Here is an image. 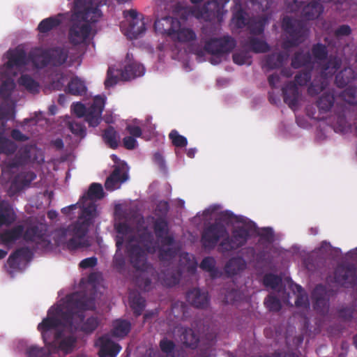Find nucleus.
<instances>
[{"instance_id":"1","label":"nucleus","mask_w":357,"mask_h":357,"mask_svg":"<svg viewBox=\"0 0 357 357\" xmlns=\"http://www.w3.org/2000/svg\"><path fill=\"white\" fill-rule=\"evenodd\" d=\"M153 229L156 241L153 245V236L144 228L137 236H129L126 243V252L130 264L136 270L147 269V253L158 252L160 261H170L179 252V247L174 236L169 233L168 222L162 218L153 221Z\"/></svg>"},{"instance_id":"2","label":"nucleus","mask_w":357,"mask_h":357,"mask_svg":"<svg viewBox=\"0 0 357 357\" xmlns=\"http://www.w3.org/2000/svg\"><path fill=\"white\" fill-rule=\"evenodd\" d=\"M96 215V204L91 202L82 208V213L74 224L56 230L54 237L56 243L59 245L66 244L70 250L90 247L91 243L85 236Z\"/></svg>"},{"instance_id":"3","label":"nucleus","mask_w":357,"mask_h":357,"mask_svg":"<svg viewBox=\"0 0 357 357\" xmlns=\"http://www.w3.org/2000/svg\"><path fill=\"white\" fill-rule=\"evenodd\" d=\"M102 0H75L73 6V23L70 27L68 39L77 45L84 43L91 31L88 22H96L100 17L99 4Z\"/></svg>"},{"instance_id":"4","label":"nucleus","mask_w":357,"mask_h":357,"mask_svg":"<svg viewBox=\"0 0 357 357\" xmlns=\"http://www.w3.org/2000/svg\"><path fill=\"white\" fill-rule=\"evenodd\" d=\"M79 301L77 296H67V301L64 308L61 306L51 307L47 312V316L43 319L38 326V330L41 333L43 340L45 344H47L51 340L52 331L59 326H69L72 319V310L75 307L76 303Z\"/></svg>"},{"instance_id":"5","label":"nucleus","mask_w":357,"mask_h":357,"mask_svg":"<svg viewBox=\"0 0 357 357\" xmlns=\"http://www.w3.org/2000/svg\"><path fill=\"white\" fill-rule=\"evenodd\" d=\"M70 296H77L79 301L72 310V319L69 327L73 331H82L86 334L92 333L98 326L99 321L97 317L91 316L84 320V312L93 310L96 308V302L93 297L88 296L84 292H75Z\"/></svg>"},{"instance_id":"6","label":"nucleus","mask_w":357,"mask_h":357,"mask_svg":"<svg viewBox=\"0 0 357 357\" xmlns=\"http://www.w3.org/2000/svg\"><path fill=\"white\" fill-rule=\"evenodd\" d=\"M41 151L34 145H25L21 147L15 155L14 158L6 162L5 166L1 167L2 174L0 176V183H6L11 177L9 170L20 166L32 162L43 161Z\"/></svg>"},{"instance_id":"7","label":"nucleus","mask_w":357,"mask_h":357,"mask_svg":"<svg viewBox=\"0 0 357 357\" xmlns=\"http://www.w3.org/2000/svg\"><path fill=\"white\" fill-rule=\"evenodd\" d=\"M105 105V99L96 96L90 107L86 108L82 102L73 103L72 110L79 118L85 117L89 126L96 127L101 121V116Z\"/></svg>"},{"instance_id":"8","label":"nucleus","mask_w":357,"mask_h":357,"mask_svg":"<svg viewBox=\"0 0 357 357\" xmlns=\"http://www.w3.org/2000/svg\"><path fill=\"white\" fill-rule=\"evenodd\" d=\"M251 226L240 225L234 227L218 245V251L222 254L238 250L244 246L250 238Z\"/></svg>"},{"instance_id":"9","label":"nucleus","mask_w":357,"mask_h":357,"mask_svg":"<svg viewBox=\"0 0 357 357\" xmlns=\"http://www.w3.org/2000/svg\"><path fill=\"white\" fill-rule=\"evenodd\" d=\"M228 234L226 227L218 221L206 225L201 235V243L204 249L213 250L220 239Z\"/></svg>"},{"instance_id":"10","label":"nucleus","mask_w":357,"mask_h":357,"mask_svg":"<svg viewBox=\"0 0 357 357\" xmlns=\"http://www.w3.org/2000/svg\"><path fill=\"white\" fill-rule=\"evenodd\" d=\"M282 27L289 36V40L285 42L287 46H297L305 40V29L301 22L286 16L282 20Z\"/></svg>"},{"instance_id":"11","label":"nucleus","mask_w":357,"mask_h":357,"mask_svg":"<svg viewBox=\"0 0 357 357\" xmlns=\"http://www.w3.org/2000/svg\"><path fill=\"white\" fill-rule=\"evenodd\" d=\"M6 55L8 61L0 66V75H14V68L20 69L29 63V55L27 56L26 51L20 46L9 50Z\"/></svg>"},{"instance_id":"12","label":"nucleus","mask_w":357,"mask_h":357,"mask_svg":"<svg viewBox=\"0 0 357 357\" xmlns=\"http://www.w3.org/2000/svg\"><path fill=\"white\" fill-rule=\"evenodd\" d=\"M236 46V40L231 36L225 35L207 40L204 45V50L212 55H222L231 52Z\"/></svg>"},{"instance_id":"13","label":"nucleus","mask_w":357,"mask_h":357,"mask_svg":"<svg viewBox=\"0 0 357 357\" xmlns=\"http://www.w3.org/2000/svg\"><path fill=\"white\" fill-rule=\"evenodd\" d=\"M336 283L346 288H352L357 283V268L351 264H340L334 272Z\"/></svg>"},{"instance_id":"14","label":"nucleus","mask_w":357,"mask_h":357,"mask_svg":"<svg viewBox=\"0 0 357 357\" xmlns=\"http://www.w3.org/2000/svg\"><path fill=\"white\" fill-rule=\"evenodd\" d=\"M77 342V338L73 335H65L62 331H56L54 333L53 338L47 344L52 351H62L65 354L70 353Z\"/></svg>"},{"instance_id":"15","label":"nucleus","mask_w":357,"mask_h":357,"mask_svg":"<svg viewBox=\"0 0 357 357\" xmlns=\"http://www.w3.org/2000/svg\"><path fill=\"white\" fill-rule=\"evenodd\" d=\"M33 258V252L27 247L17 248L10 254L7 259L8 273L13 274L22 271V266Z\"/></svg>"},{"instance_id":"16","label":"nucleus","mask_w":357,"mask_h":357,"mask_svg":"<svg viewBox=\"0 0 357 357\" xmlns=\"http://www.w3.org/2000/svg\"><path fill=\"white\" fill-rule=\"evenodd\" d=\"M224 6L214 0L208 1L204 6L198 10L197 17H203L206 21L221 22L225 14Z\"/></svg>"},{"instance_id":"17","label":"nucleus","mask_w":357,"mask_h":357,"mask_svg":"<svg viewBox=\"0 0 357 357\" xmlns=\"http://www.w3.org/2000/svg\"><path fill=\"white\" fill-rule=\"evenodd\" d=\"M36 178V174L33 171H22L18 174L11 183L8 190L9 195H14L26 187H29L31 183Z\"/></svg>"},{"instance_id":"18","label":"nucleus","mask_w":357,"mask_h":357,"mask_svg":"<svg viewBox=\"0 0 357 357\" xmlns=\"http://www.w3.org/2000/svg\"><path fill=\"white\" fill-rule=\"evenodd\" d=\"M180 27V21L174 17L166 16L160 19H158L154 23V29L156 33L162 36L172 38L176 29Z\"/></svg>"},{"instance_id":"19","label":"nucleus","mask_w":357,"mask_h":357,"mask_svg":"<svg viewBox=\"0 0 357 357\" xmlns=\"http://www.w3.org/2000/svg\"><path fill=\"white\" fill-rule=\"evenodd\" d=\"M95 345L99 348V357H116L121 350V347L111 340L107 336L100 337Z\"/></svg>"},{"instance_id":"20","label":"nucleus","mask_w":357,"mask_h":357,"mask_svg":"<svg viewBox=\"0 0 357 357\" xmlns=\"http://www.w3.org/2000/svg\"><path fill=\"white\" fill-rule=\"evenodd\" d=\"M314 309L320 314H324L328 309V298L324 286L318 284L312 293Z\"/></svg>"},{"instance_id":"21","label":"nucleus","mask_w":357,"mask_h":357,"mask_svg":"<svg viewBox=\"0 0 357 357\" xmlns=\"http://www.w3.org/2000/svg\"><path fill=\"white\" fill-rule=\"evenodd\" d=\"M346 107L341 106L340 111L336 113V122L334 126V130L337 132H341L343 134L351 132L354 135L357 136V122L354 123L353 128L351 123H349L346 119Z\"/></svg>"},{"instance_id":"22","label":"nucleus","mask_w":357,"mask_h":357,"mask_svg":"<svg viewBox=\"0 0 357 357\" xmlns=\"http://www.w3.org/2000/svg\"><path fill=\"white\" fill-rule=\"evenodd\" d=\"M187 301L196 308L204 309L209 303L208 292L202 291L198 288H194L186 294Z\"/></svg>"},{"instance_id":"23","label":"nucleus","mask_w":357,"mask_h":357,"mask_svg":"<svg viewBox=\"0 0 357 357\" xmlns=\"http://www.w3.org/2000/svg\"><path fill=\"white\" fill-rule=\"evenodd\" d=\"M29 62L37 68H43L50 65L49 49L36 47L31 50L29 53Z\"/></svg>"},{"instance_id":"24","label":"nucleus","mask_w":357,"mask_h":357,"mask_svg":"<svg viewBox=\"0 0 357 357\" xmlns=\"http://www.w3.org/2000/svg\"><path fill=\"white\" fill-rule=\"evenodd\" d=\"M282 92L284 102L287 104L290 108L292 109L298 105L299 91L296 83L292 81L288 82L282 88Z\"/></svg>"},{"instance_id":"25","label":"nucleus","mask_w":357,"mask_h":357,"mask_svg":"<svg viewBox=\"0 0 357 357\" xmlns=\"http://www.w3.org/2000/svg\"><path fill=\"white\" fill-rule=\"evenodd\" d=\"M46 227L43 225H32L24 229L23 238L29 242L45 241Z\"/></svg>"},{"instance_id":"26","label":"nucleus","mask_w":357,"mask_h":357,"mask_svg":"<svg viewBox=\"0 0 357 357\" xmlns=\"http://www.w3.org/2000/svg\"><path fill=\"white\" fill-rule=\"evenodd\" d=\"M103 197L104 192L102 185L93 183L90 185L88 191L80 198L78 203L82 204V208H84L91 202L95 204L94 200L100 199Z\"/></svg>"},{"instance_id":"27","label":"nucleus","mask_w":357,"mask_h":357,"mask_svg":"<svg viewBox=\"0 0 357 357\" xmlns=\"http://www.w3.org/2000/svg\"><path fill=\"white\" fill-rule=\"evenodd\" d=\"M128 178L127 172L123 171L119 166H116L112 173L107 178L105 186L107 190L112 191L117 188L119 183L125 182Z\"/></svg>"},{"instance_id":"28","label":"nucleus","mask_w":357,"mask_h":357,"mask_svg":"<svg viewBox=\"0 0 357 357\" xmlns=\"http://www.w3.org/2000/svg\"><path fill=\"white\" fill-rule=\"evenodd\" d=\"M324 12L322 4L315 0L306 3L301 10V17L306 20L317 19Z\"/></svg>"},{"instance_id":"29","label":"nucleus","mask_w":357,"mask_h":357,"mask_svg":"<svg viewBox=\"0 0 357 357\" xmlns=\"http://www.w3.org/2000/svg\"><path fill=\"white\" fill-rule=\"evenodd\" d=\"M24 232V226L18 225L10 229H6L0 233V244L9 245L20 239Z\"/></svg>"},{"instance_id":"30","label":"nucleus","mask_w":357,"mask_h":357,"mask_svg":"<svg viewBox=\"0 0 357 357\" xmlns=\"http://www.w3.org/2000/svg\"><path fill=\"white\" fill-rule=\"evenodd\" d=\"M288 57V54L284 52L272 53L266 56L264 67L268 70L280 68L284 65Z\"/></svg>"},{"instance_id":"31","label":"nucleus","mask_w":357,"mask_h":357,"mask_svg":"<svg viewBox=\"0 0 357 357\" xmlns=\"http://www.w3.org/2000/svg\"><path fill=\"white\" fill-rule=\"evenodd\" d=\"M144 73V66L137 62H131L124 66L123 70L121 71V79L129 80L136 77L143 75Z\"/></svg>"},{"instance_id":"32","label":"nucleus","mask_w":357,"mask_h":357,"mask_svg":"<svg viewBox=\"0 0 357 357\" xmlns=\"http://www.w3.org/2000/svg\"><path fill=\"white\" fill-rule=\"evenodd\" d=\"M246 262L243 257H236L227 261L224 270L228 276H234L243 271L246 268Z\"/></svg>"},{"instance_id":"33","label":"nucleus","mask_w":357,"mask_h":357,"mask_svg":"<svg viewBox=\"0 0 357 357\" xmlns=\"http://www.w3.org/2000/svg\"><path fill=\"white\" fill-rule=\"evenodd\" d=\"M10 74L0 75L1 83L0 84V99H10L12 92L15 87L13 79L10 77Z\"/></svg>"},{"instance_id":"34","label":"nucleus","mask_w":357,"mask_h":357,"mask_svg":"<svg viewBox=\"0 0 357 357\" xmlns=\"http://www.w3.org/2000/svg\"><path fill=\"white\" fill-rule=\"evenodd\" d=\"M145 31V22L143 20H135L129 22L124 34L130 39H136Z\"/></svg>"},{"instance_id":"35","label":"nucleus","mask_w":357,"mask_h":357,"mask_svg":"<svg viewBox=\"0 0 357 357\" xmlns=\"http://www.w3.org/2000/svg\"><path fill=\"white\" fill-rule=\"evenodd\" d=\"M129 303L135 317L140 316L146 307V300L138 292L130 294Z\"/></svg>"},{"instance_id":"36","label":"nucleus","mask_w":357,"mask_h":357,"mask_svg":"<svg viewBox=\"0 0 357 357\" xmlns=\"http://www.w3.org/2000/svg\"><path fill=\"white\" fill-rule=\"evenodd\" d=\"M131 330V323L125 319H116L112 324V335L113 337L123 338Z\"/></svg>"},{"instance_id":"37","label":"nucleus","mask_w":357,"mask_h":357,"mask_svg":"<svg viewBox=\"0 0 357 357\" xmlns=\"http://www.w3.org/2000/svg\"><path fill=\"white\" fill-rule=\"evenodd\" d=\"M50 53V61L54 66H61L66 63L68 58V52L61 47L48 48Z\"/></svg>"},{"instance_id":"38","label":"nucleus","mask_w":357,"mask_h":357,"mask_svg":"<svg viewBox=\"0 0 357 357\" xmlns=\"http://www.w3.org/2000/svg\"><path fill=\"white\" fill-rule=\"evenodd\" d=\"M356 78V73L351 68H344L335 76V82L337 87L344 88Z\"/></svg>"},{"instance_id":"39","label":"nucleus","mask_w":357,"mask_h":357,"mask_svg":"<svg viewBox=\"0 0 357 357\" xmlns=\"http://www.w3.org/2000/svg\"><path fill=\"white\" fill-rule=\"evenodd\" d=\"M15 220L14 213L10 204L6 201L0 202V228L9 226Z\"/></svg>"},{"instance_id":"40","label":"nucleus","mask_w":357,"mask_h":357,"mask_svg":"<svg viewBox=\"0 0 357 357\" xmlns=\"http://www.w3.org/2000/svg\"><path fill=\"white\" fill-rule=\"evenodd\" d=\"M102 139L109 148L112 149L118 148L120 142V136L114 127L109 126L104 130Z\"/></svg>"},{"instance_id":"41","label":"nucleus","mask_w":357,"mask_h":357,"mask_svg":"<svg viewBox=\"0 0 357 357\" xmlns=\"http://www.w3.org/2000/svg\"><path fill=\"white\" fill-rule=\"evenodd\" d=\"M312 63V56L309 52H303L298 51L295 52L292 59L291 66L294 69L300 68Z\"/></svg>"},{"instance_id":"42","label":"nucleus","mask_w":357,"mask_h":357,"mask_svg":"<svg viewBox=\"0 0 357 357\" xmlns=\"http://www.w3.org/2000/svg\"><path fill=\"white\" fill-rule=\"evenodd\" d=\"M124 242V238L123 236H116V252L114 257L113 259V266L114 267L119 271L122 272L125 268L126 261L124 257L121 253L119 254V252L121 251V248L123 246Z\"/></svg>"},{"instance_id":"43","label":"nucleus","mask_w":357,"mask_h":357,"mask_svg":"<svg viewBox=\"0 0 357 357\" xmlns=\"http://www.w3.org/2000/svg\"><path fill=\"white\" fill-rule=\"evenodd\" d=\"M181 340L186 347L192 349L197 347L199 342L198 335L192 328H189L183 329L181 334Z\"/></svg>"},{"instance_id":"44","label":"nucleus","mask_w":357,"mask_h":357,"mask_svg":"<svg viewBox=\"0 0 357 357\" xmlns=\"http://www.w3.org/2000/svg\"><path fill=\"white\" fill-rule=\"evenodd\" d=\"M171 39L174 41L186 43L195 40L196 34L190 29L180 26L178 29H176Z\"/></svg>"},{"instance_id":"45","label":"nucleus","mask_w":357,"mask_h":357,"mask_svg":"<svg viewBox=\"0 0 357 357\" xmlns=\"http://www.w3.org/2000/svg\"><path fill=\"white\" fill-rule=\"evenodd\" d=\"M335 97L331 92H324L317 100V106L321 113L328 112L334 105Z\"/></svg>"},{"instance_id":"46","label":"nucleus","mask_w":357,"mask_h":357,"mask_svg":"<svg viewBox=\"0 0 357 357\" xmlns=\"http://www.w3.org/2000/svg\"><path fill=\"white\" fill-rule=\"evenodd\" d=\"M86 86L84 81L77 77H73L67 86V92L73 96H82L85 94Z\"/></svg>"},{"instance_id":"47","label":"nucleus","mask_w":357,"mask_h":357,"mask_svg":"<svg viewBox=\"0 0 357 357\" xmlns=\"http://www.w3.org/2000/svg\"><path fill=\"white\" fill-rule=\"evenodd\" d=\"M216 261L213 257H204L200 263L199 267L206 272H208L212 278L220 276L221 273L215 266Z\"/></svg>"},{"instance_id":"48","label":"nucleus","mask_w":357,"mask_h":357,"mask_svg":"<svg viewBox=\"0 0 357 357\" xmlns=\"http://www.w3.org/2000/svg\"><path fill=\"white\" fill-rule=\"evenodd\" d=\"M61 20L57 17H50L43 20L38 26V31L41 33H47L58 27Z\"/></svg>"},{"instance_id":"49","label":"nucleus","mask_w":357,"mask_h":357,"mask_svg":"<svg viewBox=\"0 0 357 357\" xmlns=\"http://www.w3.org/2000/svg\"><path fill=\"white\" fill-rule=\"evenodd\" d=\"M247 45L255 53H265L270 50V46L266 41L255 37H250Z\"/></svg>"},{"instance_id":"50","label":"nucleus","mask_w":357,"mask_h":357,"mask_svg":"<svg viewBox=\"0 0 357 357\" xmlns=\"http://www.w3.org/2000/svg\"><path fill=\"white\" fill-rule=\"evenodd\" d=\"M181 274L182 273L178 268L167 270L163 274V284L169 287L175 286L176 284H178Z\"/></svg>"},{"instance_id":"51","label":"nucleus","mask_w":357,"mask_h":357,"mask_svg":"<svg viewBox=\"0 0 357 357\" xmlns=\"http://www.w3.org/2000/svg\"><path fill=\"white\" fill-rule=\"evenodd\" d=\"M328 82L322 76L316 77L307 88V93L311 96H314L323 91L327 86Z\"/></svg>"},{"instance_id":"52","label":"nucleus","mask_w":357,"mask_h":357,"mask_svg":"<svg viewBox=\"0 0 357 357\" xmlns=\"http://www.w3.org/2000/svg\"><path fill=\"white\" fill-rule=\"evenodd\" d=\"M266 24V19L261 17L258 20H250L247 26L251 34L258 36L263 33Z\"/></svg>"},{"instance_id":"53","label":"nucleus","mask_w":357,"mask_h":357,"mask_svg":"<svg viewBox=\"0 0 357 357\" xmlns=\"http://www.w3.org/2000/svg\"><path fill=\"white\" fill-rule=\"evenodd\" d=\"M18 82L31 93H37L39 91V84L29 75H22Z\"/></svg>"},{"instance_id":"54","label":"nucleus","mask_w":357,"mask_h":357,"mask_svg":"<svg viewBox=\"0 0 357 357\" xmlns=\"http://www.w3.org/2000/svg\"><path fill=\"white\" fill-rule=\"evenodd\" d=\"M48 348L39 347L36 345H31L26 349L27 357H50L52 349Z\"/></svg>"},{"instance_id":"55","label":"nucleus","mask_w":357,"mask_h":357,"mask_svg":"<svg viewBox=\"0 0 357 357\" xmlns=\"http://www.w3.org/2000/svg\"><path fill=\"white\" fill-rule=\"evenodd\" d=\"M17 150V145L15 142L6 138L4 136L0 137V153L10 155Z\"/></svg>"},{"instance_id":"56","label":"nucleus","mask_w":357,"mask_h":357,"mask_svg":"<svg viewBox=\"0 0 357 357\" xmlns=\"http://www.w3.org/2000/svg\"><path fill=\"white\" fill-rule=\"evenodd\" d=\"M14 107L11 99L2 100L0 103V118L10 119L13 117Z\"/></svg>"},{"instance_id":"57","label":"nucleus","mask_w":357,"mask_h":357,"mask_svg":"<svg viewBox=\"0 0 357 357\" xmlns=\"http://www.w3.org/2000/svg\"><path fill=\"white\" fill-rule=\"evenodd\" d=\"M312 54L315 59L324 61L327 59L328 52L327 47L321 43H316L312 45Z\"/></svg>"},{"instance_id":"58","label":"nucleus","mask_w":357,"mask_h":357,"mask_svg":"<svg viewBox=\"0 0 357 357\" xmlns=\"http://www.w3.org/2000/svg\"><path fill=\"white\" fill-rule=\"evenodd\" d=\"M282 282V278L273 273H266L263 278V284L272 289H276Z\"/></svg>"},{"instance_id":"59","label":"nucleus","mask_w":357,"mask_h":357,"mask_svg":"<svg viewBox=\"0 0 357 357\" xmlns=\"http://www.w3.org/2000/svg\"><path fill=\"white\" fill-rule=\"evenodd\" d=\"M264 305L271 312H279L282 308L280 299L273 295H268L264 299Z\"/></svg>"},{"instance_id":"60","label":"nucleus","mask_w":357,"mask_h":357,"mask_svg":"<svg viewBox=\"0 0 357 357\" xmlns=\"http://www.w3.org/2000/svg\"><path fill=\"white\" fill-rule=\"evenodd\" d=\"M169 138L176 147L183 148L188 144L187 138L181 135L176 130H172L169 134Z\"/></svg>"},{"instance_id":"61","label":"nucleus","mask_w":357,"mask_h":357,"mask_svg":"<svg viewBox=\"0 0 357 357\" xmlns=\"http://www.w3.org/2000/svg\"><path fill=\"white\" fill-rule=\"evenodd\" d=\"M68 129L75 136L83 138L86 135V128L82 122L73 120L68 123Z\"/></svg>"},{"instance_id":"62","label":"nucleus","mask_w":357,"mask_h":357,"mask_svg":"<svg viewBox=\"0 0 357 357\" xmlns=\"http://www.w3.org/2000/svg\"><path fill=\"white\" fill-rule=\"evenodd\" d=\"M342 98L349 105H357V87H348L342 93Z\"/></svg>"},{"instance_id":"63","label":"nucleus","mask_w":357,"mask_h":357,"mask_svg":"<svg viewBox=\"0 0 357 357\" xmlns=\"http://www.w3.org/2000/svg\"><path fill=\"white\" fill-rule=\"evenodd\" d=\"M232 22L236 28L242 29L248 25L249 20L246 18L245 12L239 10L234 13Z\"/></svg>"},{"instance_id":"64","label":"nucleus","mask_w":357,"mask_h":357,"mask_svg":"<svg viewBox=\"0 0 357 357\" xmlns=\"http://www.w3.org/2000/svg\"><path fill=\"white\" fill-rule=\"evenodd\" d=\"M311 70H303L298 73L294 77V83L296 85L305 86L311 80Z\"/></svg>"}]
</instances>
